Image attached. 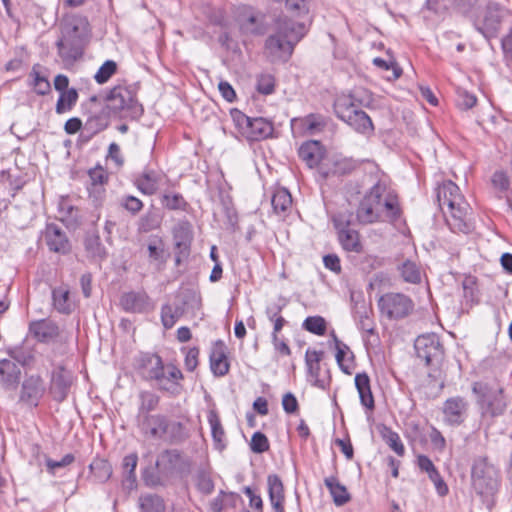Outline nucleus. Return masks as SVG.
Wrapping results in <instances>:
<instances>
[{"label": "nucleus", "mask_w": 512, "mask_h": 512, "mask_svg": "<svg viewBox=\"0 0 512 512\" xmlns=\"http://www.w3.org/2000/svg\"><path fill=\"white\" fill-rule=\"evenodd\" d=\"M136 363L141 377L147 381H154L159 391L172 397H177L183 392L181 381L184 376L176 365L164 364L159 355L152 353L141 354Z\"/></svg>", "instance_id": "f257e3e1"}, {"label": "nucleus", "mask_w": 512, "mask_h": 512, "mask_svg": "<svg viewBox=\"0 0 512 512\" xmlns=\"http://www.w3.org/2000/svg\"><path fill=\"white\" fill-rule=\"evenodd\" d=\"M62 37L57 42L59 54L64 59L76 60L81 56L89 35V23L85 17L71 15L61 23Z\"/></svg>", "instance_id": "f03ea898"}, {"label": "nucleus", "mask_w": 512, "mask_h": 512, "mask_svg": "<svg viewBox=\"0 0 512 512\" xmlns=\"http://www.w3.org/2000/svg\"><path fill=\"white\" fill-rule=\"evenodd\" d=\"M362 105L363 101L353 92L338 96L334 102V111L355 132L370 136L374 133V125L368 114L360 109Z\"/></svg>", "instance_id": "7ed1b4c3"}, {"label": "nucleus", "mask_w": 512, "mask_h": 512, "mask_svg": "<svg viewBox=\"0 0 512 512\" xmlns=\"http://www.w3.org/2000/svg\"><path fill=\"white\" fill-rule=\"evenodd\" d=\"M103 103L114 117L138 119L144 112L133 86H114L105 95Z\"/></svg>", "instance_id": "20e7f679"}, {"label": "nucleus", "mask_w": 512, "mask_h": 512, "mask_svg": "<svg viewBox=\"0 0 512 512\" xmlns=\"http://www.w3.org/2000/svg\"><path fill=\"white\" fill-rule=\"evenodd\" d=\"M499 471L486 456H478L471 467V485L483 499L492 497L499 488Z\"/></svg>", "instance_id": "39448f33"}, {"label": "nucleus", "mask_w": 512, "mask_h": 512, "mask_svg": "<svg viewBox=\"0 0 512 512\" xmlns=\"http://www.w3.org/2000/svg\"><path fill=\"white\" fill-rule=\"evenodd\" d=\"M83 109L85 122L81 136L86 141H89L92 137L108 128L113 115L96 96H91L83 105Z\"/></svg>", "instance_id": "423d86ee"}, {"label": "nucleus", "mask_w": 512, "mask_h": 512, "mask_svg": "<svg viewBox=\"0 0 512 512\" xmlns=\"http://www.w3.org/2000/svg\"><path fill=\"white\" fill-rule=\"evenodd\" d=\"M386 186L377 182L371 187L368 193L361 200L357 212L356 220L361 224H372L384 221L382 218V196Z\"/></svg>", "instance_id": "0eeeda50"}, {"label": "nucleus", "mask_w": 512, "mask_h": 512, "mask_svg": "<svg viewBox=\"0 0 512 512\" xmlns=\"http://www.w3.org/2000/svg\"><path fill=\"white\" fill-rule=\"evenodd\" d=\"M512 21V9L498 2H489L479 30L486 38L495 37L502 24Z\"/></svg>", "instance_id": "6e6552de"}, {"label": "nucleus", "mask_w": 512, "mask_h": 512, "mask_svg": "<svg viewBox=\"0 0 512 512\" xmlns=\"http://www.w3.org/2000/svg\"><path fill=\"white\" fill-rule=\"evenodd\" d=\"M380 312L389 319L407 317L414 309L412 299L402 293H386L378 300Z\"/></svg>", "instance_id": "1a4fd4ad"}, {"label": "nucleus", "mask_w": 512, "mask_h": 512, "mask_svg": "<svg viewBox=\"0 0 512 512\" xmlns=\"http://www.w3.org/2000/svg\"><path fill=\"white\" fill-rule=\"evenodd\" d=\"M472 389L479 396V402L485 413H489L491 416L503 413L506 403L503 399L501 388H493L476 382L473 384Z\"/></svg>", "instance_id": "9d476101"}, {"label": "nucleus", "mask_w": 512, "mask_h": 512, "mask_svg": "<svg viewBox=\"0 0 512 512\" xmlns=\"http://www.w3.org/2000/svg\"><path fill=\"white\" fill-rule=\"evenodd\" d=\"M442 212L447 225L453 232L468 234L473 230L471 207L465 199L456 203L453 208L445 209Z\"/></svg>", "instance_id": "9b49d317"}, {"label": "nucleus", "mask_w": 512, "mask_h": 512, "mask_svg": "<svg viewBox=\"0 0 512 512\" xmlns=\"http://www.w3.org/2000/svg\"><path fill=\"white\" fill-rule=\"evenodd\" d=\"M414 348L417 357L423 360L426 365L439 363L443 357V346L439 337L434 333L418 336Z\"/></svg>", "instance_id": "f8f14e48"}, {"label": "nucleus", "mask_w": 512, "mask_h": 512, "mask_svg": "<svg viewBox=\"0 0 512 512\" xmlns=\"http://www.w3.org/2000/svg\"><path fill=\"white\" fill-rule=\"evenodd\" d=\"M179 297L181 298L180 304H165L161 308V321L166 329L172 328L177 320L183 316L185 305L190 302H194L196 306L200 304V297L194 290L185 289L179 294Z\"/></svg>", "instance_id": "ddd939ff"}, {"label": "nucleus", "mask_w": 512, "mask_h": 512, "mask_svg": "<svg viewBox=\"0 0 512 512\" xmlns=\"http://www.w3.org/2000/svg\"><path fill=\"white\" fill-rule=\"evenodd\" d=\"M141 433L152 439H163L168 433V418L162 414L137 416Z\"/></svg>", "instance_id": "4468645a"}, {"label": "nucleus", "mask_w": 512, "mask_h": 512, "mask_svg": "<svg viewBox=\"0 0 512 512\" xmlns=\"http://www.w3.org/2000/svg\"><path fill=\"white\" fill-rule=\"evenodd\" d=\"M72 384V374L64 367H57L51 375L49 392L52 398L57 402H63L68 394Z\"/></svg>", "instance_id": "2eb2a0df"}, {"label": "nucleus", "mask_w": 512, "mask_h": 512, "mask_svg": "<svg viewBox=\"0 0 512 512\" xmlns=\"http://www.w3.org/2000/svg\"><path fill=\"white\" fill-rule=\"evenodd\" d=\"M306 26L304 23L296 22L287 17H280L276 21V32L280 37L295 45L305 36Z\"/></svg>", "instance_id": "dca6fc26"}, {"label": "nucleus", "mask_w": 512, "mask_h": 512, "mask_svg": "<svg viewBox=\"0 0 512 512\" xmlns=\"http://www.w3.org/2000/svg\"><path fill=\"white\" fill-rule=\"evenodd\" d=\"M468 402L462 397H452L443 406L444 421L451 426L461 425L466 417Z\"/></svg>", "instance_id": "f3484780"}, {"label": "nucleus", "mask_w": 512, "mask_h": 512, "mask_svg": "<svg viewBox=\"0 0 512 512\" xmlns=\"http://www.w3.org/2000/svg\"><path fill=\"white\" fill-rule=\"evenodd\" d=\"M173 238L177 249L175 261L179 265L182 258H186L189 255L192 240L190 223L187 221L179 222L173 229Z\"/></svg>", "instance_id": "a211bd4d"}, {"label": "nucleus", "mask_w": 512, "mask_h": 512, "mask_svg": "<svg viewBox=\"0 0 512 512\" xmlns=\"http://www.w3.org/2000/svg\"><path fill=\"white\" fill-rule=\"evenodd\" d=\"M45 392L42 378L32 375L26 378L22 384L20 400L33 406H37Z\"/></svg>", "instance_id": "6ab92c4d"}, {"label": "nucleus", "mask_w": 512, "mask_h": 512, "mask_svg": "<svg viewBox=\"0 0 512 512\" xmlns=\"http://www.w3.org/2000/svg\"><path fill=\"white\" fill-rule=\"evenodd\" d=\"M120 305L126 312L144 313L151 308V301L144 291H130L121 296Z\"/></svg>", "instance_id": "aec40b11"}, {"label": "nucleus", "mask_w": 512, "mask_h": 512, "mask_svg": "<svg viewBox=\"0 0 512 512\" xmlns=\"http://www.w3.org/2000/svg\"><path fill=\"white\" fill-rule=\"evenodd\" d=\"M436 199L441 211L453 208L454 205L464 199L459 187L452 181H445L436 189Z\"/></svg>", "instance_id": "412c9836"}, {"label": "nucleus", "mask_w": 512, "mask_h": 512, "mask_svg": "<svg viewBox=\"0 0 512 512\" xmlns=\"http://www.w3.org/2000/svg\"><path fill=\"white\" fill-rule=\"evenodd\" d=\"M29 332L40 342L48 343L60 335V329L56 322L50 319L32 321L29 324Z\"/></svg>", "instance_id": "4be33fe9"}, {"label": "nucleus", "mask_w": 512, "mask_h": 512, "mask_svg": "<svg viewBox=\"0 0 512 512\" xmlns=\"http://www.w3.org/2000/svg\"><path fill=\"white\" fill-rule=\"evenodd\" d=\"M300 159L306 163L309 168L321 166L324 155L322 144L316 140H310L303 143L298 149Z\"/></svg>", "instance_id": "5701e85b"}, {"label": "nucleus", "mask_w": 512, "mask_h": 512, "mask_svg": "<svg viewBox=\"0 0 512 512\" xmlns=\"http://www.w3.org/2000/svg\"><path fill=\"white\" fill-rule=\"evenodd\" d=\"M45 240L47 246L53 252L66 254L71 249L68 238L57 225L50 224L47 226Z\"/></svg>", "instance_id": "b1692460"}, {"label": "nucleus", "mask_w": 512, "mask_h": 512, "mask_svg": "<svg viewBox=\"0 0 512 512\" xmlns=\"http://www.w3.org/2000/svg\"><path fill=\"white\" fill-rule=\"evenodd\" d=\"M265 49L273 61L291 56L294 47L277 33L270 35L265 42Z\"/></svg>", "instance_id": "393cba45"}, {"label": "nucleus", "mask_w": 512, "mask_h": 512, "mask_svg": "<svg viewBox=\"0 0 512 512\" xmlns=\"http://www.w3.org/2000/svg\"><path fill=\"white\" fill-rule=\"evenodd\" d=\"M268 494L274 512H285L284 509V485L280 477L271 474L267 477Z\"/></svg>", "instance_id": "a878e982"}, {"label": "nucleus", "mask_w": 512, "mask_h": 512, "mask_svg": "<svg viewBox=\"0 0 512 512\" xmlns=\"http://www.w3.org/2000/svg\"><path fill=\"white\" fill-rule=\"evenodd\" d=\"M274 127L271 121L263 118H252L247 130L246 137L251 141H259L272 136Z\"/></svg>", "instance_id": "bb28decb"}, {"label": "nucleus", "mask_w": 512, "mask_h": 512, "mask_svg": "<svg viewBox=\"0 0 512 512\" xmlns=\"http://www.w3.org/2000/svg\"><path fill=\"white\" fill-rule=\"evenodd\" d=\"M240 28L242 32L252 35H262L265 33L263 16L255 13L252 9H246L240 15Z\"/></svg>", "instance_id": "cd10ccee"}, {"label": "nucleus", "mask_w": 512, "mask_h": 512, "mask_svg": "<svg viewBox=\"0 0 512 512\" xmlns=\"http://www.w3.org/2000/svg\"><path fill=\"white\" fill-rule=\"evenodd\" d=\"M357 168V162L351 158L336 159L332 162V166L327 164L320 166V173L324 178L330 176H346L351 174Z\"/></svg>", "instance_id": "c85d7f7f"}, {"label": "nucleus", "mask_w": 512, "mask_h": 512, "mask_svg": "<svg viewBox=\"0 0 512 512\" xmlns=\"http://www.w3.org/2000/svg\"><path fill=\"white\" fill-rule=\"evenodd\" d=\"M161 175L155 170L145 169L136 176L134 184L145 195H153L158 190Z\"/></svg>", "instance_id": "c756f323"}, {"label": "nucleus", "mask_w": 512, "mask_h": 512, "mask_svg": "<svg viewBox=\"0 0 512 512\" xmlns=\"http://www.w3.org/2000/svg\"><path fill=\"white\" fill-rule=\"evenodd\" d=\"M210 368L216 377L225 376L229 372V362L224 352V344L218 341L210 355Z\"/></svg>", "instance_id": "7c9ffc66"}, {"label": "nucleus", "mask_w": 512, "mask_h": 512, "mask_svg": "<svg viewBox=\"0 0 512 512\" xmlns=\"http://www.w3.org/2000/svg\"><path fill=\"white\" fill-rule=\"evenodd\" d=\"M332 337L335 341V346H336V356L335 357H336L337 364L343 373L350 375L352 373V368H353V363H354V354L350 350L348 345L341 342L337 338V336L335 335L334 332L332 333Z\"/></svg>", "instance_id": "2f4dec72"}, {"label": "nucleus", "mask_w": 512, "mask_h": 512, "mask_svg": "<svg viewBox=\"0 0 512 512\" xmlns=\"http://www.w3.org/2000/svg\"><path fill=\"white\" fill-rule=\"evenodd\" d=\"M181 462L182 457L178 450H165L159 454L156 467L161 473L168 475L177 470Z\"/></svg>", "instance_id": "473e14b6"}, {"label": "nucleus", "mask_w": 512, "mask_h": 512, "mask_svg": "<svg viewBox=\"0 0 512 512\" xmlns=\"http://www.w3.org/2000/svg\"><path fill=\"white\" fill-rule=\"evenodd\" d=\"M355 386L359 394L361 404L368 410L375 407L374 397L371 391L370 378L367 373H358L355 376Z\"/></svg>", "instance_id": "72a5a7b5"}, {"label": "nucleus", "mask_w": 512, "mask_h": 512, "mask_svg": "<svg viewBox=\"0 0 512 512\" xmlns=\"http://www.w3.org/2000/svg\"><path fill=\"white\" fill-rule=\"evenodd\" d=\"M324 484L332 496L336 506H343L351 500L347 488L341 484L336 476H330L324 479Z\"/></svg>", "instance_id": "f704fd0d"}, {"label": "nucleus", "mask_w": 512, "mask_h": 512, "mask_svg": "<svg viewBox=\"0 0 512 512\" xmlns=\"http://www.w3.org/2000/svg\"><path fill=\"white\" fill-rule=\"evenodd\" d=\"M20 379V369L8 359L0 360V381L7 387H14Z\"/></svg>", "instance_id": "c9c22d12"}, {"label": "nucleus", "mask_w": 512, "mask_h": 512, "mask_svg": "<svg viewBox=\"0 0 512 512\" xmlns=\"http://www.w3.org/2000/svg\"><path fill=\"white\" fill-rule=\"evenodd\" d=\"M338 240L345 251L360 253L362 251V244L358 231L349 228L337 232Z\"/></svg>", "instance_id": "e433bc0d"}, {"label": "nucleus", "mask_w": 512, "mask_h": 512, "mask_svg": "<svg viewBox=\"0 0 512 512\" xmlns=\"http://www.w3.org/2000/svg\"><path fill=\"white\" fill-rule=\"evenodd\" d=\"M89 469L95 481L99 483L108 481L112 476V466L108 460L103 458H95L89 465Z\"/></svg>", "instance_id": "4c0bfd02"}, {"label": "nucleus", "mask_w": 512, "mask_h": 512, "mask_svg": "<svg viewBox=\"0 0 512 512\" xmlns=\"http://www.w3.org/2000/svg\"><path fill=\"white\" fill-rule=\"evenodd\" d=\"M161 221L162 218L159 212L152 208L140 217L137 224V230L140 233H148L158 229L161 226Z\"/></svg>", "instance_id": "58836bf2"}, {"label": "nucleus", "mask_w": 512, "mask_h": 512, "mask_svg": "<svg viewBox=\"0 0 512 512\" xmlns=\"http://www.w3.org/2000/svg\"><path fill=\"white\" fill-rule=\"evenodd\" d=\"M140 512H165L164 500L156 494H144L139 497Z\"/></svg>", "instance_id": "ea45409f"}, {"label": "nucleus", "mask_w": 512, "mask_h": 512, "mask_svg": "<svg viewBox=\"0 0 512 512\" xmlns=\"http://www.w3.org/2000/svg\"><path fill=\"white\" fill-rule=\"evenodd\" d=\"M139 408L137 416L150 414L155 410L160 402V397L152 391H141L138 395Z\"/></svg>", "instance_id": "a19ab883"}, {"label": "nucleus", "mask_w": 512, "mask_h": 512, "mask_svg": "<svg viewBox=\"0 0 512 512\" xmlns=\"http://www.w3.org/2000/svg\"><path fill=\"white\" fill-rule=\"evenodd\" d=\"M208 422L211 427V434L216 448L222 449L224 445L225 432L222 427L220 418L216 410L212 409L208 412Z\"/></svg>", "instance_id": "79ce46f5"}, {"label": "nucleus", "mask_w": 512, "mask_h": 512, "mask_svg": "<svg viewBox=\"0 0 512 512\" xmlns=\"http://www.w3.org/2000/svg\"><path fill=\"white\" fill-rule=\"evenodd\" d=\"M380 433L382 439L390 449H392L399 457H403L405 454V447L399 434L387 426H383Z\"/></svg>", "instance_id": "37998d69"}, {"label": "nucleus", "mask_w": 512, "mask_h": 512, "mask_svg": "<svg viewBox=\"0 0 512 512\" xmlns=\"http://www.w3.org/2000/svg\"><path fill=\"white\" fill-rule=\"evenodd\" d=\"M400 275L403 281L410 284H419L421 282V271L419 266L411 261L405 260L399 267Z\"/></svg>", "instance_id": "c03bdc74"}, {"label": "nucleus", "mask_w": 512, "mask_h": 512, "mask_svg": "<svg viewBox=\"0 0 512 512\" xmlns=\"http://www.w3.org/2000/svg\"><path fill=\"white\" fill-rule=\"evenodd\" d=\"M148 258L150 262L161 265L165 263L164 243L161 238L152 237L147 245Z\"/></svg>", "instance_id": "a18cd8bd"}, {"label": "nucleus", "mask_w": 512, "mask_h": 512, "mask_svg": "<svg viewBox=\"0 0 512 512\" xmlns=\"http://www.w3.org/2000/svg\"><path fill=\"white\" fill-rule=\"evenodd\" d=\"M52 299L54 308L62 313L69 314L72 310L71 303L69 301V291L62 287L54 288L52 290Z\"/></svg>", "instance_id": "49530a36"}, {"label": "nucleus", "mask_w": 512, "mask_h": 512, "mask_svg": "<svg viewBox=\"0 0 512 512\" xmlns=\"http://www.w3.org/2000/svg\"><path fill=\"white\" fill-rule=\"evenodd\" d=\"M271 204L276 213L286 212L292 205V197L285 188L278 189L274 192Z\"/></svg>", "instance_id": "de8ad7c7"}, {"label": "nucleus", "mask_w": 512, "mask_h": 512, "mask_svg": "<svg viewBox=\"0 0 512 512\" xmlns=\"http://www.w3.org/2000/svg\"><path fill=\"white\" fill-rule=\"evenodd\" d=\"M9 355L22 366H31L35 362L34 350L26 346L10 349Z\"/></svg>", "instance_id": "09e8293b"}, {"label": "nucleus", "mask_w": 512, "mask_h": 512, "mask_svg": "<svg viewBox=\"0 0 512 512\" xmlns=\"http://www.w3.org/2000/svg\"><path fill=\"white\" fill-rule=\"evenodd\" d=\"M307 366L308 381L315 387L325 390L329 387L331 376L328 374L327 378L320 377V363L310 364Z\"/></svg>", "instance_id": "8fccbe9b"}, {"label": "nucleus", "mask_w": 512, "mask_h": 512, "mask_svg": "<svg viewBox=\"0 0 512 512\" xmlns=\"http://www.w3.org/2000/svg\"><path fill=\"white\" fill-rule=\"evenodd\" d=\"M78 99V93L74 88L60 94L56 103V113L62 114L72 109Z\"/></svg>", "instance_id": "3c124183"}, {"label": "nucleus", "mask_w": 512, "mask_h": 512, "mask_svg": "<svg viewBox=\"0 0 512 512\" xmlns=\"http://www.w3.org/2000/svg\"><path fill=\"white\" fill-rule=\"evenodd\" d=\"M354 220L353 212L348 209L340 210L332 216V222L337 232L351 228Z\"/></svg>", "instance_id": "603ef678"}, {"label": "nucleus", "mask_w": 512, "mask_h": 512, "mask_svg": "<svg viewBox=\"0 0 512 512\" xmlns=\"http://www.w3.org/2000/svg\"><path fill=\"white\" fill-rule=\"evenodd\" d=\"M303 328L315 335L322 336L326 332V321L321 316H309L307 317L303 324Z\"/></svg>", "instance_id": "864d4df0"}, {"label": "nucleus", "mask_w": 512, "mask_h": 512, "mask_svg": "<svg viewBox=\"0 0 512 512\" xmlns=\"http://www.w3.org/2000/svg\"><path fill=\"white\" fill-rule=\"evenodd\" d=\"M382 215L390 221H396L400 217V208L397 199L394 197H382Z\"/></svg>", "instance_id": "5fc2aeb1"}, {"label": "nucleus", "mask_w": 512, "mask_h": 512, "mask_svg": "<svg viewBox=\"0 0 512 512\" xmlns=\"http://www.w3.org/2000/svg\"><path fill=\"white\" fill-rule=\"evenodd\" d=\"M117 71V63L113 60L105 61L96 72L94 79L98 84L106 83Z\"/></svg>", "instance_id": "6e6d98bb"}, {"label": "nucleus", "mask_w": 512, "mask_h": 512, "mask_svg": "<svg viewBox=\"0 0 512 512\" xmlns=\"http://www.w3.org/2000/svg\"><path fill=\"white\" fill-rule=\"evenodd\" d=\"M162 203L169 210H185L187 206L184 197L179 193L164 194Z\"/></svg>", "instance_id": "4d7b16f0"}, {"label": "nucleus", "mask_w": 512, "mask_h": 512, "mask_svg": "<svg viewBox=\"0 0 512 512\" xmlns=\"http://www.w3.org/2000/svg\"><path fill=\"white\" fill-rule=\"evenodd\" d=\"M250 448L254 453L261 454L269 450V441L262 432H255L252 435Z\"/></svg>", "instance_id": "13d9d810"}, {"label": "nucleus", "mask_w": 512, "mask_h": 512, "mask_svg": "<svg viewBox=\"0 0 512 512\" xmlns=\"http://www.w3.org/2000/svg\"><path fill=\"white\" fill-rule=\"evenodd\" d=\"M275 80L270 74H262L257 79V90L259 93L269 95L274 92Z\"/></svg>", "instance_id": "bf43d9fd"}, {"label": "nucleus", "mask_w": 512, "mask_h": 512, "mask_svg": "<svg viewBox=\"0 0 512 512\" xmlns=\"http://www.w3.org/2000/svg\"><path fill=\"white\" fill-rule=\"evenodd\" d=\"M85 247L91 256L95 258L103 259L106 257L105 248L100 243L98 237L87 239L85 242Z\"/></svg>", "instance_id": "052dcab7"}, {"label": "nucleus", "mask_w": 512, "mask_h": 512, "mask_svg": "<svg viewBox=\"0 0 512 512\" xmlns=\"http://www.w3.org/2000/svg\"><path fill=\"white\" fill-rule=\"evenodd\" d=\"M121 206L132 215H136L142 210L143 202L135 196L127 195L122 198Z\"/></svg>", "instance_id": "680f3d73"}, {"label": "nucleus", "mask_w": 512, "mask_h": 512, "mask_svg": "<svg viewBox=\"0 0 512 512\" xmlns=\"http://www.w3.org/2000/svg\"><path fill=\"white\" fill-rule=\"evenodd\" d=\"M196 486L198 490L205 495L211 494L214 490V482L211 479V477L205 472H200L197 475Z\"/></svg>", "instance_id": "e2e57ef3"}, {"label": "nucleus", "mask_w": 512, "mask_h": 512, "mask_svg": "<svg viewBox=\"0 0 512 512\" xmlns=\"http://www.w3.org/2000/svg\"><path fill=\"white\" fill-rule=\"evenodd\" d=\"M88 175H89V179H90L89 186H98V185L104 186V184L108 180V176H107L105 170L100 166L90 169L88 171Z\"/></svg>", "instance_id": "0e129e2a"}, {"label": "nucleus", "mask_w": 512, "mask_h": 512, "mask_svg": "<svg viewBox=\"0 0 512 512\" xmlns=\"http://www.w3.org/2000/svg\"><path fill=\"white\" fill-rule=\"evenodd\" d=\"M172 442L182 441L185 438L184 426L180 422L168 420V433L166 434Z\"/></svg>", "instance_id": "69168bd1"}, {"label": "nucleus", "mask_w": 512, "mask_h": 512, "mask_svg": "<svg viewBox=\"0 0 512 512\" xmlns=\"http://www.w3.org/2000/svg\"><path fill=\"white\" fill-rule=\"evenodd\" d=\"M429 479L434 483L437 493L440 496H445L448 493V486L442 479L440 473L437 468H434L432 471L427 472Z\"/></svg>", "instance_id": "338daca9"}, {"label": "nucleus", "mask_w": 512, "mask_h": 512, "mask_svg": "<svg viewBox=\"0 0 512 512\" xmlns=\"http://www.w3.org/2000/svg\"><path fill=\"white\" fill-rule=\"evenodd\" d=\"M89 198L95 207L101 206L105 198V188L102 185L88 186Z\"/></svg>", "instance_id": "774afa93"}]
</instances>
